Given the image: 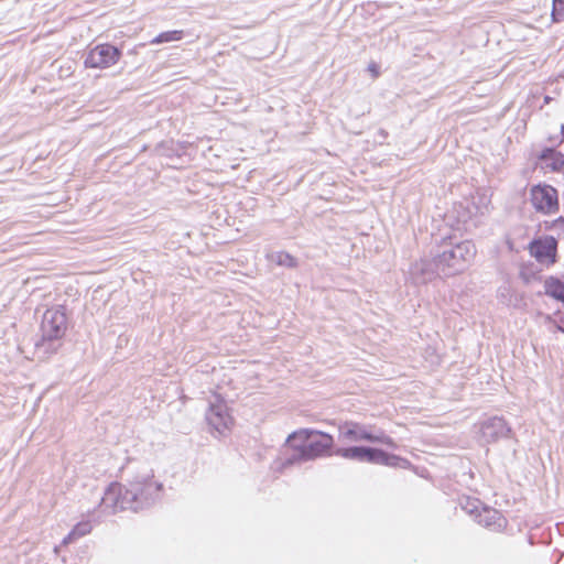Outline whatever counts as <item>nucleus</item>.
<instances>
[{
	"label": "nucleus",
	"instance_id": "obj_1",
	"mask_svg": "<svg viewBox=\"0 0 564 564\" xmlns=\"http://www.w3.org/2000/svg\"><path fill=\"white\" fill-rule=\"evenodd\" d=\"M161 487V484L153 480L152 474L138 475L128 487L116 482L111 484L107 488L101 503L113 512L121 510L138 511L156 497Z\"/></svg>",
	"mask_w": 564,
	"mask_h": 564
},
{
	"label": "nucleus",
	"instance_id": "obj_2",
	"mask_svg": "<svg viewBox=\"0 0 564 564\" xmlns=\"http://www.w3.org/2000/svg\"><path fill=\"white\" fill-rule=\"evenodd\" d=\"M286 442L293 443L294 454L286 459L284 465H292L313 460L328 454L333 447L334 438L332 435L319 431L300 430L290 434Z\"/></svg>",
	"mask_w": 564,
	"mask_h": 564
},
{
	"label": "nucleus",
	"instance_id": "obj_3",
	"mask_svg": "<svg viewBox=\"0 0 564 564\" xmlns=\"http://www.w3.org/2000/svg\"><path fill=\"white\" fill-rule=\"evenodd\" d=\"M476 256V247L470 240L454 241L444 239L436 253V267L446 276L465 271Z\"/></svg>",
	"mask_w": 564,
	"mask_h": 564
},
{
	"label": "nucleus",
	"instance_id": "obj_4",
	"mask_svg": "<svg viewBox=\"0 0 564 564\" xmlns=\"http://www.w3.org/2000/svg\"><path fill=\"white\" fill-rule=\"evenodd\" d=\"M338 438L345 443L367 441L395 447V443L388 435L372 434L366 425L352 421H346L338 426Z\"/></svg>",
	"mask_w": 564,
	"mask_h": 564
},
{
	"label": "nucleus",
	"instance_id": "obj_5",
	"mask_svg": "<svg viewBox=\"0 0 564 564\" xmlns=\"http://www.w3.org/2000/svg\"><path fill=\"white\" fill-rule=\"evenodd\" d=\"M67 329V316L61 305L47 308L42 317L41 332L43 341L61 339Z\"/></svg>",
	"mask_w": 564,
	"mask_h": 564
},
{
	"label": "nucleus",
	"instance_id": "obj_6",
	"mask_svg": "<svg viewBox=\"0 0 564 564\" xmlns=\"http://www.w3.org/2000/svg\"><path fill=\"white\" fill-rule=\"evenodd\" d=\"M530 200L533 208L542 214L551 215L558 210L557 191L546 184H539L530 189Z\"/></svg>",
	"mask_w": 564,
	"mask_h": 564
},
{
	"label": "nucleus",
	"instance_id": "obj_7",
	"mask_svg": "<svg viewBox=\"0 0 564 564\" xmlns=\"http://www.w3.org/2000/svg\"><path fill=\"white\" fill-rule=\"evenodd\" d=\"M121 51L111 44H99L93 47L85 57L87 68L105 69L119 62Z\"/></svg>",
	"mask_w": 564,
	"mask_h": 564
},
{
	"label": "nucleus",
	"instance_id": "obj_8",
	"mask_svg": "<svg viewBox=\"0 0 564 564\" xmlns=\"http://www.w3.org/2000/svg\"><path fill=\"white\" fill-rule=\"evenodd\" d=\"M206 421L219 434H225L234 424L226 402L218 395L215 397L214 401L209 402Z\"/></svg>",
	"mask_w": 564,
	"mask_h": 564
},
{
	"label": "nucleus",
	"instance_id": "obj_9",
	"mask_svg": "<svg viewBox=\"0 0 564 564\" xmlns=\"http://www.w3.org/2000/svg\"><path fill=\"white\" fill-rule=\"evenodd\" d=\"M557 242L553 237H543L532 241L529 251L536 261L543 265H551L555 262Z\"/></svg>",
	"mask_w": 564,
	"mask_h": 564
},
{
	"label": "nucleus",
	"instance_id": "obj_10",
	"mask_svg": "<svg viewBox=\"0 0 564 564\" xmlns=\"http://www.w3.org/2000/svg\"><path fill=\"white\" fill-rule=\"evenodd\" d=\"M511 433L510 426L499 416H492L479 423V435L485 443H492Z\"/></svg>",
	"mask_w": 564,
	"mask_h": 564
},
{
	"label": "nucleus",
	"instance_id": "obj_11",
	"mask_svg": "<svg viewBox=\"0 0 564 564\" xmlns=\"http://www.w3.org/2000/svg\"><path fill=\"white\" fill-rule=\"evenodd\" d=\"M436 257L433 260L421 259L412 264L410 275L414 283L424 284L436 278L440 272L436 264Z\"/></svg>",
	"mask_w": 564,
	"mask_h": 564
},
{
	"label": "nucleus",
	"instance_id": "obj_12",
	"mask_svg": "<svg viewBox=\"0 0 564 564\" xmlns=\"http://www.w3.org/2000/svg\"><path fill=\"white\" fill-rule=\"evenodd\" d=\"M376 453H377V448L360 447V446L338 448L335 452V454L337 456H340L345 459L357 460V462H368V463H373V464L376 462V455H377Z\"/></svg>",
	"mask_w": 564,
	"mask_h": 564
},
{
	"label": "nucleus",
	"instance_id": "obj_13",
	"mask_svg": "<svg viewBox=\"0 0 564 564\" xmlns=\"http://www.w3.org/2000/svg\"><path fill=\"white\" fill-rule=\"evenodd\" d=\"M477 522L491 529H501L506 524L505 518L495 509L484 508L476 514Z\"/></svg>",
	"mask_w": 564,
	"mask_h": 564
},
{
	"label": "nucleus",
	"instance_id": "obj_14",
	"mask_svg": "<svg viewBox=\"0 0 564 564\" xmlns=\"http://www.w3.org/2000/svg\"><path fill=\"white\" fill-rule=\"evenodd\" d=\"M540 163L542 169L556 172L564 166V156L555 150L547 149L540 156Z\"/></svg>",
	"mask_w": 564,
	"mask_h": 564
},
{
	"label": "nucleus",
	"instance_id": "obj_15",
	"mask_svg": "<svg viewBox=\"0 0 564 564\" xmlns=\"http://www.w3.org/2000/svg\"><path fill=\"white\" fill-rule=\"evenodd\" d=\"M545 294L564 303V282L556 278H549L544 283Z\"/></svg>",
	"mask_w": 564,
	"mask_h": 564
},
{
	"label": "nucleus",
	"instance_id": "obj_16",
	"mask_svg": "<svg viewBox=\"0 0 564 564\" xmlns=\"http://www.w3.org/2000/svg\"><path fill=\"white\" fill-rule=\"evenodd\" d=\"M376 462L375 464L386 465V466H393V467H406L409 464L406 459H403L399 456L388 454L381 449H377L376 453Z\"/></svg>",
	"mask_w": 564,
	"mask_h": 564
},
{
	"label": "nucleus",
	"instance_id": "obj_17",
	"mask_svg": "<svg viewBox=\"0 0 564 564\" xmlns=\"http://www.w3.org/2000/svg\"><path fill=\"white\" fill-rule=\"evenodd\" d=\"M93 529V525L89 521L78 522L73 530L64 538L63 545H67L73 543L77 539L88 534Z\"/></svg>",
	"mask_w": 564,
	"mask_h": 564
},
{
	"label": "nucleus",
	"instance_id": "obj_18",
	"mask_svg": "<svg viewBox=\"0 0 564 564\" xmlns=\"http://www.w3.org/2000/svg\"><path fill=\"white\" fill-rule=\"evenodd\" d=\"M270 262L281 267L295 268L297 265L296 259L285 251H274L267 256Z\"/></svg>",
	"mask_w": 564,
	"mask_h": 564
},
{
	"label": "nucleus",
	"instance_id": "obj_19",
	"mask_svg": "<svg viewBox=\"0 0 564 564\" xmlns=\"http://www.w3.org/2000/svg\"><path fill=\"white\" fill-rule=\"evenodd\" d=\"M184 32L181 30H173L160 33L155 36L151 43L152 44H161L167 42L181 41L183 39Z\"/></svg>",
	"mask_w": 564,
	"mask_h": 564
},
{
	"label": "nucleus",
	"instance_id": "obj_20",
	"mask_svg": "<svg viewBox=\"0 0 564 564\" xmlns=\"http://www.w3.org/2000/svg\"><path fill=\"white\" fill-rule=\"evenodd\" d=\"M552 21L560 22L564 20V0H553Z\"/></svg>",
	"mask_w": 564,
	"mask_h": 564
},
{
	"label": "nucleus",
	"instance_id": "obj_21",
	"mask_svg": "<svg viewBox=\"0 0 564 564\" xmlns=\"http://www.w3.org/2000/svg\"><path fill=\"white\" fill-rule=\"evenodd\" d=\"M368 70L371 73V75L373 77H378L379 76V66L376 64V63H370L368 65Z\"/></svg>",
	"mask_w": 564,
	"mask_h": 564
},
{
	"label": "nucleus",
	"instance_id": "obj_22",
	"mask_svg": "<svg viewBox=\"0 0 564 564\" xmlns=\"http://www.w3.org/2000/svg\"><path fill=\"white\" fill-rule=\"evenodd\" d=\"M470 513H474L475 511H477V506L473 502L471 503V508L468 510Z\"/></svg>",
	"mask_w": 564,
	"mask_h": 564
}]
</instances>
